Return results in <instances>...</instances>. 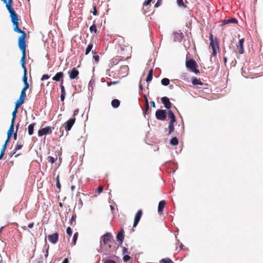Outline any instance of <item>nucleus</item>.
I'll list each match as a JSON object with an SVG mask.
<instances>
[{
  "label": "nucleus",
  "instance_id": "obj_39",
  "mask_svg": "<svg viewBox=\"0 0 263 263\" xmlns=\"http://www.w3.org/2000/svg\"><path fill=\"white\" fill-rule=\"evenodd\" d=\"M24 87L23 88L21 92H26V90L27 89H28L29 87V83L27 82H25V83H24Z\"/></svg>",
  "mask_w": 263,
  "mask_h": 263
},
{
  "label": "nucleus",
  "instance_id": "obj_59",
  "mask_svg": "<svg viewBox=\"0 0 263 263\" xmlns=\"http://www.w3.org/2000/svg\"><path fill=\"white\" fill-rule=\"evenodd\" d=\"M128 250L126 247H123V253L125 254L127 253Z\"/></svg>",
  "mask_w": 263,
  "mask_h": 263
},
{
  "label": "nucleus",
  "instance_id": "obj_31",
  "mask_svg": "<svg viewBox=\"0 0 263 263\" xmlns=\"http://www.w3.org/2000/svg\"><path fill=\"white\" fill-rule=\"evenodd\" d=\"M153 69H151L149 70L147 77L146 79L147 82H150L153 79Z\"/></svg>",
  "mask_w": 263,
  "mask_h": 263
},
{
  "label": "nucleus",
  "instance_id": "obj_43",
  "mask_svg": "<svg viewBox=\"0 0 263 263\" xmlns=\"http://www.w3.org/2000/svg\"><path fill=\"white\" fill-rule=\"evenodd\" d=\"M56 181H57V184H56V185H57V187L59 189V190L61 189V184H60V177H59V175H58L57 178H56Z\"/></svg>",
  "mask_w": 263,
  "mask_h": 263
},
{
  "label": "nucleus",
  "instance_id": "obj_13",
  "mask_svg": "<svg viewBox=\"0 0 263 263\" xmlns=\"http://www.w3.org/2000/svg\"><path fill=\"white\" fill-rule=\"evenodd\" d=\"M162 103L164 104L165 107L170 110L171 107L172 103L168 98L166 97H163L161 98Z\"/></svg>",
  "mask_w": 263,
  "mask_h": 263
},
{
  "label": "nucleus",
  "instance_id": "obj_60",
  "mask_svg": "<svg viewBox=\"0 0 263 263\" xmlns=\"http://www.w3.org/2000/svg\"><path fill=\"white\" fill-rule=\"evenodd\" d=\"M10 139H11V138H9V137H7V139H6V140L5 142V143H6V145H7V143H8V142H9V141H10Z\"/></svg>",
  "mask_w": 263,
  "mask_h": 263
},
{
  "label": "nucleus",
  "instance_id": "obj_29",
  "mask_svg": "<svg viewBox=\"0 0 263 263\" xmlns=\"http://www.w3.org/2000/svg\"><path fill=\"white\" fill-rule=\"evenodd\" d=\"M175 127H174V123H169L168 124V135L171 134L173 132H174Z\"/></svg>",
  "mask_w": 263,
  "mask_h": 263
},
{
  "label": "nucleus",
  "instance_id": "obj_38",
  "mask_svg": "<svg viewBox=\"0 0 263 263\" xmlns=\"http://www.w3.org/2000/svg\"><path fill=\"white\" fill-rule=\"evenodd\" d=\"M64 80H62L60 83V88H61V92L62 94H66V91L65 89V87L63 85Z\"/></svg>",
  "mask_w": 263,
  "mask_h": 263
},
{
  "label": "nucleus",
  "instance_id": "obj_41",
  "mask_svg": "<svg viewBox=\"0 0 263 263\" xmlns=\"http://www.w3.org/2000/svg\"><path fill=\"white\" fill-rule=\"evenodd\" d=\"M78 233H74V234L73 236L72 241V243H73V245H75L76 243V241L78 239Z\"/></svg>",
  "mask_w": 263,
  "mask_h": 263
},
{
  "label": "nucleus",
  "instance_id": "obj_6",
  "mask_svg": "<svg viewBox=\"0 0 263 263\" xmlns=\"http://www.w3.org/2000/svg\"><path fill=\"white\" fill-rule=\"evenodd\" d=\"M210 46L212 49V55L216 56L217 54L216 49L219 50V42L218 39L215 37L214 42L210 43Z\"/></svg>",
  "mask_w": 263,
  "mask_h": 263
},
{
  "label": "nucleus",
  "instance_id": "obj_54",
  "mask_svg": "<svg viewBox=\"0 0 263 263\" xmlns=\"http://www.w3.org/2000/svg\"><path fill=\"white\" fill-rule=\"evenodd\" d=\"M66 94H61V100L62 101H64L65 98Z\"/></svg>",
  "mask_w": 263,
  "mask_h": 263
},
{
  "label": "nucleus",
  "instance_id": "obj_55",
  "mask_svg": "<svg viewBox=\"0 0 263 263\" xmlns=\"http://www.w3.org/2000/svg\"><path fill=\"white\" fill-rule=\"evenodd\" d=\"M118 81H114V82H107V85L108 86H110L111 84H115L118 83Z\"/></svg>",
  "mask_w": 263,
  "mask_h": 263
},
{
  "label": "nucleus",
  "instance_id": "obj_1",
  "mask_svg": "<svg viewBox=\"0 0 263 263\" xmlns=\"http://www.w3.org/2000/svg\"><path fill=\"white\" fill-rule=\"evenodd\" d=\"M10 13V17H11V22L14 26L13 30L15 32L21 33V35L20 36L18 39V43H20V40H23V42H26L25 39L26 37V33L24 31H22L19 28V19L17 14L15 12L14 9L8 10Z\"/></svg>",
  "mask_w": 263,
  "mask_h": 263
},
{
  "label": "nucleus",
  "instance_id": "obj_19",
  "mask_svg": "<svg viewBox=\"0 0 263 263\" xmlns=\"http://www.w3.org/2000/svg\"><path fill=\"white\" fill-rule=\"evenodd\" d=\"M237 22H238V21L236 18L231 17L229 19L224 20L222 22L221 25H224L228 24L230 23L236 24V23H237Z\"/></svg>",
  "mask_w": 263,
  "mask_h": 263
},
{
  "label": "nucleus",
  "instance_id": "obj_58",
  "mask_svg": "<svg viewBox=\"0 0 263 263\" xmlns=\"http://www.w3.org/2000/svg\"><path fill=\"white\" fill-rule=\"evenodd\" d=\"M34 226V222H31L28 224V227L29 228H32Z\"/></svg>",
  "mask_w": 263,
  "mask_h": 263
},
{
  "label": "nucleus",
  "instance_id": "obj_2",
  "mask_svg": "<svg viewBox=\"0 0 263 263\" xmlns=\"http://www.w3.org/2000/svg\"><path fill=\"white\" fill-rule=\"evenodd\" d=\"M20 40V43H18V45L20 49L21 50L22 53V57L21 59V63L22 67L23 69V71L27 70L25 66V59H26V48L27 46L26 42H23V40Z\"/></svg>",
  "mask_w": 263,
  "mask_h": 263
},
{
  "label": "nucleus",
  "instance_id": "obj_40",
  "mask_svg": "<svg viewBox=\"0 0 263 263\" xmlns=\"http://www.w3.org/2000/svg\"><path fill=\"white\" fill-rule=\"evenodd\" d=\"M23 72H24V74H23V76L22 78V80L24 83L27 82V70H24Z\"/></svg>",
  "mask_w": 263,
  "mask_h": 263
},
{
  "label": "nucleus",
  "instance_id": "obj_48",
  "mask_svg": "<svg viewBox=\"0 0 263 263\" xmlns=\"http://www.w3.org/2000/svg\"><path fill=\"white\" fill-rule=\"evenodd\" d=\"M130 256L128 255H124L123 258V260L125 262H127V261H128L130 259Z\"/></svg>",
  "mask_w": 263,
  "mask_h": 263
},
{
  "label": "nucleus",
  "instance_id": "obj_36",
  "mask_svg": "<svg viewBox=\"0 0 263 263\" xmlns=\"http://www.w3.org/2000/svg\"><path fill=\"white\" fill-rule=\"evenodd\" d=\"M161 84L164 86H167L170 84V80L167 78H163L161 80Z\"/></svg>",
  "mask_w": 263,
  "mask_h": 263
},
{
  "label": "nucleus",
  "instance_id": "obj_35",
  "mask_svg": "<svg viewBox=\"0 0 263 263\" xmlns=\"http://www.w3.org/2000/svg\"><path fill=\"white\" fill-rule=\"evenodd\" d=\"M92 53H93V58L96 62H98L99 61V55L96 54V50H92Z\"/></svg>",
  "mask_w": 263,
  "mask_h": 263
},
{
  "label": "nucleus",
  "instance_id": "obj_33",
  "mask_svg": "<svg viewBox=\"0 0 263 263\" xmlns=\"http://www.w3.org/2000/svg\"><path fill=\"white\" fill-rule=\"evenodd\" d=\"M13 0H8L7 3V9L8 10L14 9L12 8Z\"/></svg>",
  "mask_w": 263,
  "mask_h": 263
},
{
  "label": "nucleus",
  "instance_id": "obj_61",
  "mask_svg": "<svg viewBox=\"0 0 263 263\" xmlns=\"http://www.w3.org/2000/svg\"><path fill=\"white\" fill-rule=\"evenodd\" d=\"M69 261H68V258H65L63 261H62V263H68Z\"/></svg>",
  "mask_w": 263,
  "mask_h": 263
},
{
  "label": "nucleus",
  "instance_id": "obj_21",
  "mask_svg": "<svg viewBox=\"0 0 263 263\" xmlns=\"http://www.w3.org/2000/svg\"><path fill=\"white\" fill-rule=\"evenodd\" d=\"M168 119L170 120V122L169 123H175L176 122V118L172 110H168Z\"/></svg>",
  "mask_w": 263,
  "mask_h": 263
},
{
  "label": "nucleus",
  "instance_id": "obj_10",
  "mask_svg": "<svg viewBox=\"0 0 263 263\" xmlns=\"http://www.w3.org/2000/svg\"><path fill=\"white\" fill-rule=\"evenodd\" d=\"M142 215V211L140 209L138 211L134 218L133 227H136L139 223Z\"/></svg>",
  "mask_w": 263,
  "mask_h": 263
},
{
  "label": "nucleus",
  "instance_id": "obj_26",
  "mask_svg": "<svg viewBox=\"0 0 263 263\" xmlns=\"http://www.w3.org/2000/svg\"><path fill=\"white\" fill-rule=\"evenodd\" d=\"M192 84L194 85H203L202 82L199 79H198L196 77H193L192 79Z\"/></svg>",
  "mask_w": 263,
  "mask_h": 263
},
{
  "label": "nucleus",
  "instance_id": "obj_63",
  "mask_svg": "<svg viewBox=\"0 0 263 263\" xmlns=\"http://www.w3.org/2000/svg\"><path fill=\"white\" fill-rule=\"evenodd\" d=\"M110 208L112 212H113L115 210L114 206L112 205H110Z\"/></svg>",
  "mask_w": 263,
  "mask_h": 263
},
{
  "label": "nucleus",
  "instance_id": "obj_52",
  "mask_svg": "<svg viewBox=\"0 0 263 263\" xmlns=\"http://www.w3.org/2000/svg\"><path fill=\"white\" fill-rule=\"evenodd\" d=\"M150 3H151V2L149 1L146 0L144 2L143 5L144 6H148L150 4Z\"/></svg>",
  "mask_w": 263,
  "mask_h": 263
},
{
  "label": "nucleus",
  "instance_id": "obj_15",
  "mask_svg": "<svg viewBox=\"0 0 263 263\" xmlns=\"http://www.w3.org/2000/svg\"><path fill=\"white\" fill-rule=\"evenodd\" d=\"M69 77L70 79H77L79 74V71L76 69V68L74 67L69 72Z\"/></svg>",
  "mask_w": 263,
  "mask_h": 263
},
{
  "label": "nucleus",
  "instance_id": "obj_18",
  "mask_svg": "<svg viewBox=\"0 0 263 263\" xmlns=\"http://www.w3.org/2000/svg\"><path fill=\"white\" fill-rule=\"evenodd\" d=\"M64 74L63 72H58L53 78L52 80L55 81H61L63 80Z\"/></svg>",
  "mask_w": 263,
  "mask_h": 263
},
{
  "label": "nucleus",
  "instance_id": "obj_46",
  "mask_svg": "<svg viewBox=\"0 0 263 263\" xmlns=\"http://www.w3.org/2000/svg\"><path fill=\"white\" fill-rule=\"evenodd\" d=\"M72 230L70 227H68L66 230V233L69 236H71L72 235Z\"/></svg>",
  "mask_w": 263,
  "mask_h": 263
},
{
  "label": "nucleus",
  "instance_id": "obj_25",
  "mask_svg": "<svg viewBox=\"0 0 263 263\" xmlns=\"http://www.w3.org/2000/svg\"><path fill=\"white\" fill-rule=\"evenodd\" d=\"M19 107H16V106H15V109L12 112V117L11 119V123L12 124H14L15 120L16 117V113L17 112V109Z\"/></svg>",
  "mask_w": 263,
  "mask_h": 263
},
{
  "label": "nucleus",
  "instance_id": "obj_37",
  "mask_svg": "<svg viewBox=\"0 0 263 263\" xmlns=\"http://www.w3.org/2000/svg\"><path fill=\"white\" fill-rule=\"evenodd\" d=\"M170 143L173 145H177L178 144V140L176 137H173L171 140Z\"/></svg>",
  "mask_w": 263,
  "mask_h": 263
},
{
  "label": "nucleus",
  "instance_id": "obj_12",
  "mask_svg": "<svg viewBox=\"0 0 263 263\" xmlns=\"http://www.w3.org/2000/svg\"><path fill=\"white\" fill-rule=\"evenodd\" d=\"M48 238L50 242L54 244L58 241L59 235L57 233H54L52 234L49 235Z\"/></svg>",
  "mask_w": 263,
  "mask_h": 263
},
{
  "label": "nucleus",
  "instance_id": "obj_20",
  "mask_svg": "<svg viewBox=\"0 0 263 263\" xmlns=\"http://www.w3.org/2000/svg\"><path fill=\"white\" fill-rule=\"evenodd\" d=\"M124 230L123 229H122L117 234V240L120 241V243L121 244L124 239Z\"/></svg>",
  "mask_w": 263,
  "mask_h": 263
},
{
  "label": "nucleus",
  "instance_id": "obj_53",
  "mask_svg": "<svg viewBox=\"0 0 263 263\" xmlns=\"http://www.w3.org/2000/svg\"><path fill=\"white\" fill-rule=\"evenodd\" d=\"M7 148V145L6 143H4V144L3 145L2 148L1 149V151L5 152Z\"/></svg>",
  "mask_w": 263,
  "mask_h": 263
},
{
  "label": "nucleus",
  "instance_id": "obj_42",
  "mask_svg": "<svg viewBox=\"0 0 263 263\" xmlns=\"http://www.w3.org/2000/svg\"><path fill=\"white\" fill-rule=\"evenodd\" d=\"M76 215H72L71 219H70V220L69 221V223H70L71 225H73V224H75L76 223Z\"/></svg>",
  "mask_w": 263,
  "mask_h": 263
},
{
  "label": "nucleus",
  "instance_id": "obj_17",
  "mask_svg": "<svg viewBox=\"0 0 263 263\" xmlns=\"http://www.w3.org/2000/svg\"><path fill=\"white\" fill-rule=\"evenodd\" d=\"M120 49H121V51H124L125 50L126 52H128V53L127 54V55H125L123 53L122 55L121 56L122 58L123 59H125V60L128 59L130 57V49L128 47H126V48H124L123 47H121Z\"/></svg>",
  "mask_w": 263,
  "mask_h": 263
},
{
  "label": "nucleus",
  "instance_id": "obj_28",
  "mask_svg": "<svg viewBox=\"0 0 263 263\" xmlns=\"http://www.w3.org/2000/svg\"><path fill=\"white\" fill-rule=\"evenodd\" d=\"M58 159L57 155H55V157L51 156H48L47 157V160L51 164H53Z\"/></svg>",
  "mask_w": 263,
  "mask_h": 263
},
{
  "label": "nucleus",
  "instance_id": "obj_16",
  "mask_svg": "<svg viewBox=\"0 0 263 263\" xmlns=\"http://www.w3.org/2000/svg\"><path fill=\"white\" fill-rule=\"evenodd\" d=\"M183 38V34L182 32H174V40L175 42H181Z\"/></svg>",
  "mask_w": 263,
  "mask_h": 263
},
{
  "label": "nucleus",
  "instance_id": "obj_47",
  "mask_svg": "<svg viewBox=\"0 0 263 263\" xmlns=\"http://www.w3.org/2000/svg\"><path fill=\"white\" fill-rule=\"evenodd\" d=\"M103 190V187L102 185H100L97 188V192L98 194H100Z\"/></svg>",
  "mask_w": 263,
  "mask_h": 263
},
{
  "label": "nucleus",
  "instance_id": "obj_3",
  "mask_svg": "<svg viewBox=\"0 0 263 263\" xmlns=\"http://www.w3.org/2000/svg\"><path fill=\"white\" fill-rule=\"evenodd\" d=\"M185 66L188 69L195 74H199L200 73L198 69V64L194 59L186 60Z\"/></svg>",
  "mask_w": 263,
  "mask_h": 263
},
{
  "label": "nucleus",
  "instance_id": "obj_14",
  "mask_svg": "<svg viewBox=\"0 0 263 263\" xmlns=\"http://www.w3.org/2000/svg\"><path fill=\"white\" fill-rule=\"evenodd\" d=\"M244 42V39L239 40L238 44L237 45V51L239 54H242L244 52L243 44Z\"/></svg>",
  "mask_w": 263,
  "mask_h": 263
},
{
  "label": "nucleus",
  "instance_id": "obj_45",
  "mask_svg": "<svg viewBox=\"0 0 263 263\" xmlns=\"http://www.w3.org/2000/svg\"><path fill=\"white\" fill-rule=\"evenodd\" d=\"M102 261L104 263H116V262L111 259H103Z\"/></svg>",
  "mask_w": 263,
  "mask_h": 263
},
{
  "label": "nucleus",
  "instance_id": "obj_32",
  "mask_svg": "<svg viewBox=\"0 0 263 263\" xmlns=\"http://www.w3.org/2000/svg\"><path fill=\"white\" fill-rule=\"evenodd\" d=\"M160 263H174L170 258H162L160 260Z\"/></svg>",
  "mask_w": 263,
  "mask_h": 263
},
{
  "label": "nucleus",
  "instance_id": "obj_23",
  "mask_svg": "<svg viewBox=\"0 0 263 263\" xmlns=\"http://www.w3.org/2000/svg\"><path fill=\"white\" fill-rule=\"evenodd\" d=\"M35 123H33L29 125L28 127V134L29 135H32L33 134L34 127L35 125Z\"/></svg>",
  "mask_w": 263,
  "mask_h": 263
},
{
  "label": "nucleus",
  "instance_id": "obj_56",
  "mask_svg": "<svg viewBox=\"0 0 263 263\" xmlns=\"http://www.w3.org/2000/svg\"><path fill=\"white\" fill-rule=\"evenodd\" d=\"M145 103H146V111L149 108V105H148V100L146 98V100H145Z\"/></svg>",
  "mask_w": 263,
  "mask_h": 263
},
{
  "label": "nucleus",
  "instance_id": "obj_4",
  "mask_svg": "<svg viewBox=\"0 0 263 263\" xmlns=\"http://www.w3.org/2000/svg\"><path fill=\"white\" fill-rule=\"evenodd\" d=\"M75 122H76L75 118H72L70 119L69 120H68V121H67L64 124L63 126L61 127L60 128V133H61L60 137L63 136L64 135V130L63 129V127L67 131V135L68 134V132L71 129V128H72V126L73 125V124H74Z\"/></svg>",
  "mask_w": 263,
  "mask_h": 263
},
{
  "label": "nucleus",
  "instance_id": "obj_24",
  "mask_svg": "<svg viewBox=\"0 0 263 263\" xmlns=\"http://www.w3.org/2000/svg\"><path fill=\"white\" fill-rule=\"evenodd\" d=\"M14 124L11 123V125L10 126L9 129L8 130L7 137H9V138H11V136L12 135V134H13V133L14 132Z\"/></svg>",
  "mask_w": 263,
  "mask_h": 263
},
{
  "label": "nucleus",
  "instance_id": "obj_51",
  "mask_svg": "<svg viewBox=\"0 0 263 263\" xmlns=\"http://www.w3.org/2000/svg\"><path fill=\"white\" fill-rule=\"evenodd\" d=\"M209 40L210 41V42H214V40L213 39V36L212 33L210 34V35L209 36Z\"/></svg>",
  "mask_w": 263,
  "mask_h": 263
},
{
  "label": "nucleus",
  "instance_id": "obj_64",
  "mask_svg": "<svg viewBox=\"0 0 263 263\" xmlns=\"http://www.w3.org/2000/svg\"><path fill=\"white\" fill-rule=\"evenodd\" d=\"M139 88H140L141 90H143V86H142V84H141V83L139 84Z\"/></svg>",
  "mask_w": 263,
  "mask_h": 263
},
{
  "label": "nucleus",
  "instance_id": "obj_57",
  "mask_svg": "<svg viewBox=\"0 0 263 263\" xmlns=\"http://www.w3.org/2000/svg\"><path fill=\"white\" fill-rule=\"evenodd\" d=\"M78 112H79V109H75L73 111V116L77 115Z\"/></svg>",
  "mask_w": 263,
  "mask_h": 263
},
{
  "label": "nucleus",
  "instance_id": "obj_7",
  "mask_svg": "<svg viewBox=\"0 0 263 263\" xmlns=\"http://www.w3.org/2000/svg\"><path fill=\"white\" fill-rule=\"evenodd\" d=\"M156 117L158 120L164 121L166 119V111L164 110L158 109L155 113Z\"/></svg>",
  "mask_w": 263,
  "mask_h": 263
},
{
  "label": "nucleus",
  "instance_id": "obj_22",
  "mask_svg": "<svg viewBox=\"0 0 263 263\" xmlns=\"http://www.w3.org/2000/svg\"><path fill=\"white\" fill-rule=\"evenodd\" d=\"M165 204L166 201L165 200H161L159 202L158 207V211L159 213H162L163 212Z\"/></svg>",
  "mask_w": 263,
  "mask_h": 263
},
{
  "label": "nucleus",
  "instance_id": "obj_50",
  "mask_svg": "<svg viewBox=\"0 0 263 263\" xmlns=\"http://www.w3.org/2000/svg\"><path fill=\"white\" fill-rule=\"evenodd\" d=\"M50 78L49 76H48V74H44L43 75L42 78H41V80L42 81H44L45 80H47V79H48L49 78Z\"/></svg>",
  "mask_w": 263,
  "mask_h": 263
},
{
  "label": "nucleus",
  "instance_id": "obj_44",
  "mask_svg": "<svg viewBox=\"0 0 263 263\" xmlns=\"http://www.w3.org/2000/svg\"><path fill=\"white\" fill-rule=\"evenodd\" d=\"M177 4L180 7H185V5L184 4L183 0H177Z\"/></svg>",
  "mask_w": 263,
  "mask_h": 263
},
{
  "label": "nucleus",
  "instance_id": "obj_49",
  "mask_svg": "<svg viewBox=\"0 0 263 263\" xmlns=\"http://www.w3.org/2000/svg\"><path fill=\"white\" fill-rule=\"evenodd\" d=\"M93 11L92 12V13L93 15H98V11H97V10L96 6H93Z\"/></svg>",
  "mask_w": 263,
  "mask_h": 263
},
{
  "label": "nucleus",
  "instance_id": "obj_34",
  "mask_svg": "<svg viewBox=\"0 0 263 263\" xmlns=\"http://www.w3.org/2000/svg\"><path fill=\"white\" fill-rule=\"evenodd\" d=\"M89 30L91 32H93L95 33H96L97 32V28L96 24L93 23L89 28Z\"/></svg>",
  "mask_w": 263,
  "mask_h": 263
},
{
  "label": "nucleus",
  "instance_id": "obj_8",
  "mask_svg": "<svg viewBox=\"0 0 263 263\" xmlns=\"http://www.w3.org/2000/svg\"><path fill=\"white\" fill-rule=\"evenodd\" d=\"M52 129L50 126H47L46 127L40 129L38 131V136L39 137H42L43 135H46L47 134H50L52 133Z\"/></svg>",
  "mask_w": 263,
  "mask_h": 263
},
{
  "label": "nucleus",
  "instance_id": "obj_5",
  "mask_svg": "<svg viewBox=\"0 0 263 263\" xmlns=\"http://www.w3.org/2000/svg\"><path fill=\"white\" fill-rule=\"evenodd\" d=\"M112 236L110 233H106L103 236V243L106 246V249H109L111 247Z\"/></svg>",
  "mask_w": 263,
  "mask_h": 263
},
{
  "label": "nucleus",
  "instance_id": "obj_30",
  "mask_svg": "<svg viewBox=\"0 0 263 263\" xmlns=\"http://www.w3.org/2000/svg\"><path fill=\"white\" fill-rule=\"evenodd\" d=\"M93 47V43L92 42L89 43V44L87 45V47L85 50V54H88L90 51L92 50Z\"/></svg>",
  "mask_w": 263,
  "mask_h": 263
},
{
  "label": "nucleus",
  "instance_id": "obj_11",
  "mask_svg": "<svg viewBox=\"0 0 263 263\" xmlns=\"http://www.w3.org/2000/svg\"><path fill=\"white\" fill-rule=\"evenodd\" d=\"M24 144V140L23 138H20L15 145V148L14 149V152H13V154H15L18 150L21 149L23 147Z\"/></svg>",
  "mask_w": 263,
  "mask_h": 263
},
{
  "label": "nucleus",
  "instance_id": "obj_27",
  "mask_svg": "<svg viewBox=\"0 0 263 263\" xmlns=\"http://www.w3.org/2000/svg\"><path fill=\"white\" fill-rule=\"evenodd\" d=\"M120 102L118 99H114L111 101V105L114 108H117L119 106Z\"/></svg>",
  "mask_w": 263,
  "mask_h": 263
},
{
  "label": "nucleus",
  "instance_id": "obj_62",
  "mask_svg": "<svg viewBox=\"0 0 263 263\" xmlns=\"http://www.w3.org/2000/svg\"><path fill=\"white\" fill-rule=\"evenodd\" d=\"M151 103L153 107H156L155 103L154 101H151Z\"/></svg>",
  "mask_w": 263,
  "mask_h": 263
},
{
  "label": "nucleus",
  "instance_id": "obj_9",
  "mask_svg": "<svg viewBox=\"0 0 263 263\" xmlns=\"http://www.w3.org/2000/svg\"><path fill=\"white\" fill-rule=\"evenodd\" d=\"M26 97V92H21L19 99L15 102V106H16V107H20L24 103Z\"/></svg>",
  "mask_w": 263,
  "mask_h": 263
}]
</instances>
